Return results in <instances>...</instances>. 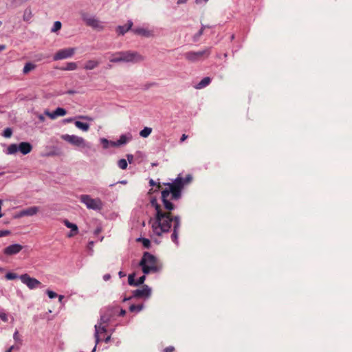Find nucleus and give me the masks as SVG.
<instances>
[{
  "label": "nucleus",
  "mask_w": 352,
  "mask_h": 352,
  "mask_svg": "<svg viewBox=\"0 0 352 352\" xmlns=\"http://www.w3.org/2000/svg\"><path fill=\"white\" fill-rule=\"evenodd\" d=\"M66 110L61 107H58L55 111H54L52 113L50 112L48 110L45 111V114L52 120L56 118L58 116H63L66 115Z\"/></svg>",
  "instance_id": "nucleus-13"
},
{
  "label": "nucleus",
  "mask_w": 352,
  "mask_h": 352,
  "mask_svg": "<svg viewBox=\"0 0 352 352\" xmlns=\"http://www.w3.org/2000/svg\"><path fill=\"white\" fill-rule=\"evenodd\" d=\"M46 293L50 298H54L58 296L57 294L51 290H47Z\"/></svg>",
  "instance_id": "nucleus-37"
},
{
  "label": "nucleus",
  "mask_w": 352,
  "mask_h": 352,
  "mask_svg": "<svg viewBox=\"0 0 352 352\" xmlns=\"http://www.w3.org/2000/svg\"><path fill=\"white\" fill-rule=\"evenodd\" d=\"M63 298H64V296H63V295H59V296H58V301H59L60 302H62V300H63Z\"/></svg>",
  "instance_id": "nucleus-53"
},
{
  "label": "nucleus",
  "mask_w": 352,
  "mask_h": 352,
  "mask_svg": "<svg viewBox=\"0 0 352 352\" xmlns=\"http://www.w3.org/2000/svg\"><path fill=\"white\" fill-rule=\"evenodd\" d=\"M14 349V346H11L6 352H12Z\"/></svg>",
  "instance_id": "nucleus-51"
},
{
  "label": "nucleus",
  "mask_w": 352,
  "mask_h": 352,
  "mask_svg": "<svg viewBox=\"0 0 352 352\" xmlns=\"http://www.w3.org/2000/svg\"><path fill=\"white\" fill-rule=\"evenodd\" d=\"M75 52L76 49L74 47L61 49L54 54L53 60H59L71 58L74 56Z\"/></svg>",
  "instance_id": "nucleus-8"
},
{
  "label": "nucleus",
  "mask_w": 352,
  "mask_h": 352,
  "mask_svg": "<svg viewBox=\"0 0 352 352\" xmlns=\"http://www.w3.org/2000/svg\"><path fill=\"white\" fill-rule=\"evenodd\" d=\"M19 151L18 145L16 144H12L9 145L7 149L8 154H14Z\"/></svg>",
  "instance_id": "nucleus-27"
},
{
  "label": "nucleus",
  "mask_w": 352,
  "mask_h": 352,
  "mask_svg": "<svg viewBox=\"0 0 352 352\" xmlns=\"http://www.w3.org/2000/svg\"><path fill=\"white\" fill-rule=\"evenodd\" d=\"M110 340H111V336H108L107 337H106V338H104V342H105L106 343H108V342L110 341Z\"/></svg>",
  "instance_id": "nucleus-50"
},
{
  "label": "nucleus",
  "mask_w": 352,
  "mask_h": 352,
  "mask_svg": "<svg viewBox=\"0 0 352 352\" xmlns=\"http://www.w3.org/2000/svg\"><path fill=\"white\" fill-rule=\"evenodd\" d=\"M149 184H150V186H155V185H156V186H157V184H155V182L153 179H151V180L149 181Z\"/></svg>",
  "instance_id": "nucleus-48"
},
{
  "label": "nucleus",
  "mask_w": 352,
  "mask_h": 352,
  "mask_svg": "<svg viewBox=\"0 0 352 352\" xmlns=\"http://www.w3.org/2000/svg\"><path fill=\"white\" fill-rule=\"evenodd\" d=\"M61 139L79 148H91L90 144L82 137L75 135L65 134L61 135Z\"/></svg>",
  "instance_id": "nucleus-6"
},
{
  "label": "nucleus",
  "mask_w": 352,
  "mask_h": 352,
  "mask_svg": "<svg viewBox=\"0 0 352 352\" xmlns=\"http://www.w3.org/2000/svg\"><path fill=\"white\" fill-rule=\"evenodd\" d=\"M21 282L26 285L30 289H34L37 287H41L42 283L34 278L30 277L28 274H22L19 276Z\"/></svg>",
  "instance_id": "nucleus-7"
},
{
  "label": "nucleus",
  "mask_w": 352,
  "mask_h": 352,
  "mask_svg": "<svg viewBox=\"0 0 352 352\" xmlns=\"http://www.w3.org/2000/svg\"><path fill=\"white\" fill-rule=\"evenodd\" d=\"M205 27H202L200 30L197 33V36H200L201 35H202L203 32H204V30Z\"/></svg>",
  "instance_id": "nucleus-45"
},
{
  "label": "nucleus",
  "mask_w": 352,
  "mask_h": 352,
  "mask_svg": "<svg viewBox=\"0 0 352 352\" xmlns=\"http://www.w3.org/2000/svg\"><path fill=\"white\" fill-rule=\"evenodd\" d=\"M211 54V47H205L202 50L195 52L189 51L184 56L185 59L190 63H197L207 59Z\"/></svg>",
  "instance_id": "nucleus-4"
},
{
  "label": "nucleus",
  "mask_w": 352,
  "mask_h": 352,
  "mask_svg": "<svg viewBox=\"0 0 352 352\" xmlns=\"http://www.w3.org/2000/svg\"><path fill=\"white\" fill-rule=\"evenodd\" d=\"M100 64V62L96 60H87L85 65L84 69L86 70H92L96 68Z\"/></svg>",
  "instance_id": "nucleus-21"
},
{
  "label": "nucleus",
  "mask_w": 352,
  "mask_h": 352,
  "mask_svg": "<svg viewBox=\"0 0 352 352\" xmlns=\"http://www.w3.org/2000/svg\"><path fill=\"white\" fill-rule=\"evenodd\" d=\"M39 210V208L37 206H32L27 208L25 209L22 210L19 214V217H22L25 216H33L37 214Z\"/></svg>",
  "instance_id": "nucleus-16"
},
{
  "label": "nucleus",
  "mask_w": 352,
  "mask_h": 352,
  "mask_svg": "<svg viewBox=\"0 0 352 352\" xmlns=\"http://www.w3.org/2000/svg\"><path fill=\"white\" fill-rule=\"evenodd\" d=\"M101 142L102 143V144H103V147H104V148H108L109 142V141H108L107 139H105V138H102V139H101Z\"/></svg>",
  "instance_id": "nucleus-39"
},
{
  "label": "nucleus",
  "mask_w": 352,
  "mask_h": 352,
  "mask_svg": "<svg viewBox=\"0 0 352 352\" xmlns=\"http://www.w3.org/2000/svg\"><path fill=\"white\" fill-rule=\"evenodd\" d=\"M23 247L18 243L10 245L3 249V252L6 256H12L19 253Z\"/></svg>",
  "instance_id": "nucleus-11"
},
{
  "label": "nucleus",
  "mask_w": 352,
  "mask_h": 352,
  "mask_svg": "<svg viewBox=\"0 0 352 352\" xmlns=\"http://www.w3.org/2000/svg\"><path fill=\"white\" fill-rule=\"evenodd\" d=\"M2 204H3V201L1 199H0V213H2L1 212V206H2Z\"/></svg>",
  "instance_id": "nucleus-57"
},
{
  "label": "nucleus",
  "mask_w": 352,
  "mask_h": 352,
  "mask_svg": "<svg viewBox=\"0 0 352 352\" xmlns=\"http://www.w3.org/2000/svg\"><path fill=\"white\" fill-rule=\"evenodd\" d=\"M127 160L128 162L131 164L133 161V155L131 154H127L126 155Z\"/></svg>",
  "instance_id": "nucleus-42"
},
{
  "label": "nucleus",
  "mask_w": 352,
  "mask_h": 352,
  "mask_svg": "<svg viewBox=\"0 0 352 352\" xmlns=\"http://www.w3.org/2000/svg\"><path fill=\"white\" fill-rule=\"evenodd\" d=\"M131 139V136L129 135V137L126 135H122L120 136L119 140L117 142H111V144L113 146H118L122 144H126Z\"/></svg>",
  "instance_id": "nucleus-20"
},
{
  "label": "nucleus",
  "mask_w": 352,
  "mask_h": 352,
  "mask_svg": "<svg viewBox=\"0 0 352 352\" xmlns=\"http://www.w3.org/2000/svg\"><path fill=\"white\" fill-rule=\"evenodd\" d=\"M120 183H121V184H126V181H122V182H120Z\"/></svg>",
  "instance_id": "nucleus-61"
},
{
  "label": "nucleus",
  "mask_w": 352,
  "mask_h": 352,
  "mask_svg": "<svg viewBox=\"0 0 352 352\" xmlns=\"http://www.w3.org/2000/svg\"><path fill=\"white\" fill-rule=\"evenodd\" d=\"M125 314H126V311L123 309H120L119 315L123 316L125 315Z\"/></svg>",
  "instance_id": "nucleus-47"
},
{
  "label": "nucleus",
  "mask_w": 352,
  "mask_h": 352,
  "mask_svg": "<svg viewBox=\"0 0 352 352\" xmlns=\"http://www.w3.org/2000/svg\"><path fill=\"white\" fill-rule=\"evenodd\" d=\"M128 282L130 285L138 286L137 280L134 278V274H130L128 278Z\"/></svg>",
  "instance_id": "nucleus-32"
},
{
  "label": "nucleus",
  "mask_w": 352,
  "mask_h": 352,
  "mask_svg": "<svg viewBox=\"0 0 352 352\" xmlns=\"http://www.w3.org/2000/svg\"><path fill=\"white\" fill-rule=\"evenodd\" d=\"M152 132V129L150 127H144L140 132V135L142 138H147Z\"/></svg>",
  "instance_id": "nucleus-28"
},
{
  "label": "nucleus",
  "mask_w": 352,
  "mask_h": 352,
  "mask_svg": "<svg viewBox=\"0 0 352 352\" xmlns=\"http://www.w3.org/2000/svg\"><path fill=\"white\" fill-rule=\"evenodd\" d=\"M89 245H93V242L92 241L89 242Z\"/></svg>",
  "instance_id": "nucleus-62"
},
{
  "label": "nucleus",
  "mask_w": 352,
  "mask_h": 352,
  "mask_svg": "<svg viewBox=\"0 0 352 352\" xmlns=\"http://www.w3.org/2000/svg\"><path fill=\"white\" fill-rule=\"evenodd\" d=\"M18 278V276L15 273L8 272L6 274V278L8 280H14Z\"/></svg>",
  "instance_id": "nucleus-34"
},
{
  "label": "nucleus",
  "mask_w": 352,
  "mask_h": 352,
  "mask_svg": "<svg viewBox=\"0 0 352 352\" xmlns=\"http://www.w3.org/2000/svg\"><path fill=\"white\" fill-rule=\"evenodd\" d=\"M132 31L134 34L141 35L144 37H151L153 36L152 31L142 28L133 29Z\"/></svg>",
  "instance_id": "nucleus-19"
},
{
  "label": "nucleus",
  "mask_w": 352,
  "mask_h": 352,
  "mask_svg": "<svg viewBox=\"0 0 352 352\" xmlns=\"http://www.w3.org/2000/svg\"><path fill=\"white\" fill-rule=\"evenodd\" d=\"M210 82L211 78L210 77H205L195 87L197 89H201L209 85Z\"/></svg>",
  "instance_id": "nucleus-22"
},
{
  "label": "nucleus",
  "mask_w": 352,
  "mask_h": 352,
  "mask_svg": "<svg viewBox=\"0 0 352 352\" xmlns=\"http://www.w3.org/2000/svg\"><path fill=\"white\" fill-rule=\"evenodd\" d=\"M151 289L148 285H143L142 288L135 289L133 292V297L148 298L151 296Z\"/></svg>",
  "instance_id": "nucleus-10"
},
{
  "label": "nucleus",
  "mask_w": 352,
  "mask_h": 352,
  "mask_svg": "<svg viewBox=\"0 0 352 352\" xmlns=\"http://www.w3.org/2000/svg\"><path fill=\"white\" fill-rule=\"evenodd\" d=\"M174 351H175V348L172 346H169L166 347L164 349L163 352H173Z\"/></svg>",
  "instance_id": "nucleus-41"
},
{
  "label": "nucleus",
  "mask_w": 352,
  "mask_h": 352,
  "mask_svg": "<svg viewBox=\"0 0 352 352\" xmlns=\"http://www.w3.org/2000/svg\"><path fill=\"white\" fill-rule=\"evenodd\" d=\"M186 0H178L177 1V3L180 4V3H186Z\"/></svg>",
  "instance_id": "nucleus-56"
},
{
  "label": "nucleus",
  "mask_w": 352,
  "mask_h": 352,
  "mask_svg": "<svg viewBox=\"0 0 352 352\" xmlns=\"http://www.w3.org/2000/svg\"><path fill=\"white\" fill-rule=\"evenodd\" d=\"M0 318L3 322L8 321V316L6 314H0Z\"/></svg>",
  "instance_id": "nucleus-43"
},
{
  "label": "nucleus",
  "mask_w": 352,
  "mask_h": 352,
  "mask_svg": "<svg viewBox=\"0 0 352 352\" xmlns=\"http://www.w3.org/2000/svg\"><path fill=\"white\" fill-rule=\"evenodd\" d=\"M118 307H107L100 316L101 323H108L111 319L117 314Z\"/></svg>",
  "instance_id": "nucleus-9"
},
{
  "label": "nucleus",
  "mask_w": 352,
  "mask_h": 352,
  "mask_svg": "<svg viewBox=\"0 0 352 352\" xmlns=\"http://www.w3.org/2000/svg\"><path fill=\"white\" fill-rule=\"evenodd\" d=\"M139 241H141L142 242L143 246L146 248H148L151 245V241L148 239L142 238L139 239Z\"/></svg>",
  "instance_id": "nucleus-35"
},
{
  "label": "nucleus",
  "mask_w": 352,
  "mask_h": 352,
  "mask_svg": "<svg viewBox=\"0 0 352 352\" xmlns=\"http://www.w3.org/2000/svg\"><path fill=\"white\" fill-rule=\"evenodd\" d=\"M77 69V64L74 62L67 63L65 67H61L63 71H73Z\"/></svg>",
  "instance_id": "nucleus-26"
},
{
  "label": "nucleus",
  "mask_w": 352,
  "mask_h": 352,
  "mask_svg": "<svg viewBox=\"0 0 352 352\" xmlns=\"http://www.w3.org/2000/svg\"><path fill=\"white\" fill-rule=\"evenodd\" d=\"M72 119H71V118H70V119H67V120H66V122H72Z\"/></svg>",
  "instance_id": "nucleus-58"
},
{
  "label": "nucleus",
  "mask_w": 352,
  "mask_h": 352,
  "mask_svg": "<svg viewBox=\"0 0 352 352\" xmlns=\"http://www.w3.org/2000/svg\"><path fill=\"white\" fill-rule=\"evenodd\" d=\"M13 338H14V340L16 342H19V344H21V343H22V340H21V339L20 338V336H19V331H18L17 330L14 332V335H13Z\"/></svg>",
  "instance_id": "nucleus-36"
},
{
  "label": "nucleus",
  "mask_w": 352,
  "mask_h": 352,
  "mask_svg": "<svg viewBox=\"0 0 352 352\" xmlns=\"http://www.w3.org/2000/svg\"><path fill=\"white\" fill-rule=\"evenodd\" d=\"M133 23L131 21H128L126 24L124 25H119L116 28V32L118 35H124L129 30L131 29Z\"/></svg>",
  "instance_id": "nucleus-17"
},
{
  "label": "nucleus",
  "mask_w": 352,
  "mask_h": 352,
  "mask_svg": "<svg viewBox=\"0 0 352 352\" xmlns=\"http://www.w3.org/2000/svg\"><path fill=\"white\" fill-rule=\"evenodd\" d=\"M80 201L84 204L88 209L100 210L103 207L102 201L100 198H92L88 195H81Z\"/></svg>",
  "instance_id": "nucleus-5"
},
{
  "label": "nucleus",
  "mask_w": 352,
  "mask_h": 352,
  "mask_svg": "<svg viewBox=\"0 0 352 352\" xmlns=\"http://www.w3.org/2000/svg\"><path fill=\"white\" fill-rule=\"evenodd\" d=\"M12 130L11 128H6L4 131H3V135L6 138H9L12 136Z\"/></svg>",
  "instance_id": "nucleus-33"
},
{
  "label": "nucleus",
  "mask_w": 352,
  "mask_h": 352,
  "mask_svg": "<svg viewBox=\"0 0 352 352\" xmlns=\"http://www.w3.org/2000/svg\"><path fill=\"white\" fill-rule=\"evenodd\" d=\"M6 49L5 45H0V52Z\"/></svg>",
  "instance_id": "nucleus-54"
},
{
  "label": "nucleus",
  "mask_w": 352,
  "mask_h": 352,
  "mask_svg": "<svg viewBox=\"0 0 352 352\" xmlns=\"http://www.w3.org/2000/svg\"><path fill=\"white\" fill-rule=\"evenodd\" d=\"M85 21L87 25L91 26L95 29L99 30H102L104 29V26L102 25V23L96 18H87L86 19Z\"/></svg>",
  "instance_id": "nucleus-14"
},
{
  "label": "nucleus",
  "mask_w": 352,
  "mask_h": 352,
  "mask_svg": "<svg viewBox=\"0 0 352 352\" xmlns=\"http://www.w3.org/2000/svg\"><path fill=\"white\" fill-rule=\"evenodd\" d=\"M192 177L190 175L182 177L180 175L172 182L159 183L155 191L161 190L162 201L163 205L157 203L156 198L151 199V205L155 210V214L151 218L149 223L152 230L157 236H161L163 233L168 232L173 225V232L171 234V240L175 243H178L179 230L181 226V218L179 215H173L172 211L175 206L171 201L178 200L182 197V192L184 186L191 182Z\"/></svg>",
  "instance_id": "nucleus-1"
},
{
  "label": "nucleus",
  "mask_w": 352,
  "mask_h": 352,
  "mask_svg": "<svg viewBox=\"0 0 352 352\" xmlns=\"http://www.w3.org/2000/svg\"><path fill=\"white\" fill-rule=\"evenodd\" d=\"M144 60V56L135 51H120L111 53L109 61L113 63H138Z\"/></svg>",
  "instance_id": "nucleus-2"
},
{
  "label": "nucleus",
  "mask_w": 352,
  "mask_h": 352,
  "mask_svg": "<svg viewBox=\"0 0 352 352\" xmlns=\"http://www.w3.org/2000/svg\"><path fill=\"white\" fill-rule=\"evenodd\" d=\"M145 278H145V276H144V275H143V276H142L141 277H140V278H138V280H137V285L138 286V285H140L143 284V283H144V280H145Z\"/></svg>",
  "instance_id": "nucleus-38"
},
{
  "label": "nucleus",
  "mask_w": 352,
  "mask_h": 352,
  "mask_svg": "<svg viewBox=\"0 0 352 352\" xmlns=\"http://www.w3.org/2000/svg\"><path fill=\"white\" fill-rule=\"evenodd\" d=\"M142 309H143V305H142V304H141V305H131L129 307V310H130V311H131V312H134V311L139 312V311H140Z\"/></svg>",
  "instance_id": "nucleus-29"
},
{
  "label": "nucleus",
  "mask_w": 352,
  "mask_h": 352,
  "mask_svg": "<svg viewBox=\"0 0 352 352\" xmlns=\"http://www.w3.org/2000/svg\"><path fill=\"white\" fill-rule=\"evenodd\" d=\"M188 138V135H186V134H183L181 137V139H180V142H183L184 141H185L186 139Z\"/></svg>",
  "instance_id": "nucleus-44"
},
{
  "label": "nucleus",
  "mask_w": 352,
  "mask_h": 352,
  "mask_svg": "<svg viewBox=\"0 0 352 352\" xmlns=\"http://www.w3.org/2000/svg\"><path fill=\"white\" fill-rule=\"evenodd\" d=\"M100 232H101V228H98L95 230V232H95V234H99Z\"/></svg>",
  "instance_id": "nucleus-52"
},
{
  "label": "nucleus",
  "mask_w": 352,
  "mask_h": 352,
  "mask_svg": "<svg viewBox=\"0 0 352 352\" xmlns=\"http://www.w3.org/2000/svg\"><path fill=\"white\" fill-rule=\"evenodd\" d=\"M131 297H129V298H124V301L128 300L131 299Z\"/></svg>",
  "instance_id": "nucleus-60"
},
{
  "label": "nucleus",
  "mask_w": 352,
  "mask_h": 352,
  "mask_svg": "<svg viewBox=\"0 0 352 352\" xmlns=\"http://www.w3.org/2000/svg\"><path fill=\"white\" fill-rule=\"evenodd\" d=\"M10 233L9 230H0V237L8 236Z\"/></svg>",
  "instance_id": "nucleus-40"
},
{
  "label": "nucleus",
  "mask_w": 352,
  "mask_h": 352,
  "mask_svg": "<svg viewBox=\"0 0 352 352\" xmlns=\"http://www.w3.org/2000/svg\"><path fill=\"white\" fill-rule=\"evenodd\" d=\"M19 151L23 155L30 153L32 150V146L26 142H22L18 145Z\"/></svg>",
  "instance_id": "nucleus-18"
},
{
  "label": "nucleus",
  "mask_w": 352,
  "mask_h": 352,
  "mask_svg": "<svg viewBox=\"0 0 352 352\" xmlns=\"http://www.w3.org/2000/svg\"><path fill=\"white\" fill-rule=\"evenodd\" d=\"M111 276L109 274H105L104 276H103V278L104 280H108L109 278H110Z\"/></svg>",
  "instance_id": "nucleus-49"
},
{
  "label": "nucleus",
  "mask_w": 352,
  "mask_h": 352,
  "mask_svg": "<svg viewBox=\"0 0 352 352\" xmlns=\"http://www.w3.org/2000/svg\"><path fill=\"white\" fill-rule=\"evenodd\" d=\"M119 274H120V276H122V272H120Z\"/></svg>",
  "instance_id": "nucleus-64"
},
{
  "label": "nucleus",
  "mask_w": 352,
  "mask_h": 352,
  "mask_svg": "<svg viewBox=\"0 0 352 352\" xmlns=\"http://www.w3.org/2000/svg\"><path fill=\"white\" fill-rule=\"evenodd\" d=\"M3 217V213H0V218Z\"/></svg>",
  "instance_id": "nucleus-63"
},
{
  "label": "nucleus",
  "mask_w": 352,
  "mask_h": 352,
  "mask_svg": "<svg viewBox=\"0 0 352 352\" xmlns=\"http://www.w3.org/2000/svg\"><path fill=\"white\" fill-rule=\"evenodd\" d=\"M118 166L122 170H125L127 168L128 164L126 160L121 159L118 162Z\"/></svg>",
  "instance_id": "nucleus-30"
},
{
  "label": "nucleus",
  "mask_w": 352,
  "mask_h": 352,
  "mask_svg": "<svg viewBox=\"0 0 352 352\" xmlns=\"http://www.w3.org/2000/svg\"><path fill=\"white\" fill-rule=\"evenodd\" d=\"M81 118L87 120H92V118L88 117V116H82Z\"/></svg>",
  "instance_id": "nucleus-55"
},
{
  "label": "nucleus",
  "mask_w": 352,
  "mask_h": 352,
  "mask_svg": "<svg viewBox=\"0 0 352 352\" xmlns=\"http://www.w3.org/2000/svg\"><path fill=\"white\" fill-rule=\"evenodd\" d=\"M106 323H101V321L98 324L95 325V338L96 343H98L100 341V336L107 332V325H104Z\"/></svg>",
  "instance_id": "nucleus-12"
},
{
  "label": "nucleus",
  "mask_w": 352,
  "mask_h": 352,
  "mask_svg": "<svg viewBox=\"0 0 352 352\" xmlns=\"http://www.w3.org/2000/svg\"><path fill=\"white\" fill-rule=\"evenodd\" d=\"M62 27V24L60 21H55L54 25L51 30L52 32H56L60 30Z\"/></svg>",
  "instance_id": "nucleus-31"
},
{
  "label": "nucleus",
  "mask_w": 352,
  "mask_h": 352,
  "mask_svg": "<svg viewBox=\"0 0 352 352\" xmlns=\"http://www.w3.org/2000/svg\"><path fill=\"white\" fill-rule=\"evenodd\" d=\"M63 223L64 225L68 228H70L71 229V231L70 232L67 234V236L69 238H71V237H73L75 235H76L78 232V226L77 225L73 223H71L69 220L67 219H64L63 220Z\"/></svg>",
  "instance_id": "nucleus-15"
},
{
  "label": "nucleus",
  "mask_w": 352,
  "mask_h": 352,
  "mask_svg": "<svg viewBox=\"0 0 352 352\" xmlns=\"http://www.w3.org/2000/svg\"><path fill=\"white\" fill-rule=\"evenodd\" d=\"M74 124L77 128L81 129L83 131H87L89 129V125L87 123H84L80 121H76Z\"/></svg>",
  "instance_id": "nucleus-25"
},
{
  "label": "nucleus",
  "mask_w": 352,
  "mask_h": 352,
  "mask_svg": "<svg viewBox=\"0 0 352 352\" xmlns=\"http://www.w3.org/2000/svg\"><path fill=\"white\" fill-rule=\"evenodd\" d=\"M35 68H36V65L35 64H34V63H32L31 62L27 63L24 65V67L23 69V73L24 74H28L29 72H30L31 71L34 70Z\"/></svg>",
  "instance_id": "nucleus-24"
},
{
  "label": "nucleus",
  "mask_w": 352,
  "mask_h": 352,
  "mask_svg": "<svg viewBox=\"0 0 352 352\" xmlns=\"http://www.w3.org/2000/svg\"><path fill=\"white\" fill-rule=\"evenodd\" d=\"M4 272V269L3 267H0V272Z\"/></svg>",
  "instance_id": "nucleus-59"
},
{
  "label": "nucleus",
  "mask_w": 352,
  "mask_h": 352,
  "mask_svg": "<svg viewBox=\"0 0 352 352\" xmlns=\"http://www.w3.org/2000/svg\"><path fill=\"white\" fill-rule=\"evenodd\" d=\"M38 118L39 119L40 121L41 122H44L45 121V117L43 115H41L40 114L38 116Z\"/></svg>",
  "instance_id": "nucleus-46"
},
{
  "label": "nucleus",
  "mask_w": 352,
  "mask_h": 352,
  "mask_svg": "<svg viewBox=\"0 0 352 352\" xmlns=\"http://www.w3.org/2000/svg\"><path fill=\"white\" fill-rule=\"evenodd\" d=\"M140 266L144 274L157 273L162 269V265L157 258L147 252L144 253L140 262Z\"/></svg>",
  "instance_id": "nucleus-3"
},
{
  "label": "nucleus",
  "mask_w": 352,
  "mask_h": 352,
  "mask_svg": "<svg viewBox=\"0 0 352 352\" xmlns=\"http://www.w3.org/2000/svg\"><path fill=\"white\" fill-rule=\"evenodd\" d=\"M33 16L32 10L26 8L23 12V19L24 21L30 22Z\"/></svg>",
  "instance_id": "nucleus-23"
}]
</instances>
